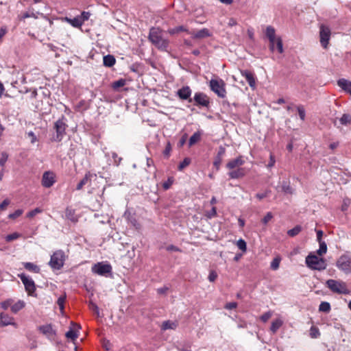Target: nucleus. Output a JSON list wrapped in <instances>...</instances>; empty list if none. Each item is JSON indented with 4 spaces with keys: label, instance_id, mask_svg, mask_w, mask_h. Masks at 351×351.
<instances>
[{
    "label": "nucleus",
    "instance_id": "1",
    "mask_svg": "<svg viewBox=\"0 0 351 351\" xmlns=\"http://www.w3.org/2000/svg\"><path fill=\"white\" fill-rule=\"evenodd\" d=\"M148 38L149 41L159 50L167 51L169 41L163 38L162 30L158 27H152L149 29Z\"/></svg>",
    "mask_w": 351,
    "mask_h": 351
},
{
    "label": "nucleus",
    "instance_id": "2",
    "mask_svg": "<svg viewBox=\"0 0 351 351\" xmlns=\"http://www.w3.org/2000/svg\"><path fill=\"white\" fill-rule=\"evenodd\" d=\"M326 285L333 293L344 295L350 293L346 283L342 280L329 279L326 280Z\"/></svg>",
    "mask_w": 351,
    "mask_h": 351
},
{
    "label": "nucleus",
    "instance_id": "3",
    "mask_svg": "<svg viewBox=\"0 0 351 351\" xmlns=\"http://www.w3.org/2000/svg\"><path fill=\"white\" fill-rule=\"evenodd\" d=\"M306 264L309 268L319 271L325 269L327 266L324 258H319L316 255L313 254H309L306 256Z\"/></svg>",
    "mask_w": 351,
    "mask_h": 351
},
{
    "label": "nucleus",
    "instance_id": "4",
    "mask_svg": "<svg viewBox=\"0 0 351 351\" xmlns=\"http://www.w3.org/2000/svg\"><path fill=\"white\" fill-rule=\"evenodd\" d=\"M336 267L346 274H351V256L348 254L341 255L336 262Z\"/></svg>",
    "mask_w": 351,
    "mask_h": 351
},
{
    "label": "nucleus",
    "instance_id": "5",
    "mask_svg": "<svg viewBox=\"0 0 351 351\" xmlns=\"http://www.w3.org/2000/svg\"><path fill=\"white\" fill-rule=\"evenodd\" d=\"M66 119L62 116L60 119L56 121L54 123V129L56 132V136L54 137V141L60 142L62 141L67 127L65 121Z\"/></svg>",
    "mask_w": 351,
    "mask_h": 351
},
{
    "label": "nucleus",
    "instance_id": "6",
    "mask_svg": "<svg viewBox=\"0 0 351 351\" xmlns=\"http://www.w3.org/2000/svg\"><path fill=\"white\" fill-rule=\"evenodd\" d=\"M64 253L62 250L55 252L51 256L49 265L54 269H61L64 263Z\"/></svg>",
    "mask_w": 351,
    "mask_h": 351
},
{
    "label": "nucleus",
    "instance_id": "7",
    "mask_svg": "<svg viewBox=\"0 0 351 351\" xmlns=\"http://www.w3.org/2000/svg\"><path fill=\"white\" fill-rule=\"evenodd\" d=\"M210 88L212 91L221 98H224L226 95L225 83L222 80H217L212 79L210 81Z\"/></svg>",
    "mask_w": 351,
    "mask_h": 351
},
{
    "label": "nucleus",
    "instance_id": "8",
    "mask_svg": "<svg viewBox=\"0 0 351 351\" xmlns=\"http://www.w3.org/2000/svg\"><path fill=\"white\" fill-rule=\"evenodd\" d=\"M92 272L101 276H107L112 273V266L109 263L99 262L91 268Z\"/></svg>",
    "mask_w": 351,
    "mask_h": 351
},
{
    "label": "nucleus",
    "instance_id": "9",
    "mask_svg": "<svg viewBox=\"0 0 351 351\" xmlns=\"http://www.w3.org/2000/svg\"><path fill=\"white\" fill-rule=\"evenodd\" d=\"M18 276L24 285L25 291L29 295H32L36 291V285L34 280L25 274H19Z\"/></svg>",
    "mask_w": 351,
    "mask_h": 351
},
{
    "label": "nucleus",
    "instance_id": "10",
    "mask_svg": "<svg viewBox=\"0 0 351 351\" xmlns=\"http://www.w3.org/2000/svg\"><path fill=\"white\" fill-rule=\"evenodd\" d=\"M193 101H194V105L197 106L208 108L210 105V99L209 97L204 93L197 92L195 93Z\"/></svg>",
    "mask_w": 351,
    "mask_h": 351
},
{
    "label": "nucleus",
    "instance_id": "11",
    "mask_svg": "<svg viewBox=\"0 0 351 351\" xmlns=\"http://www.w3.org/2000/svg\"><path fill=\"white\" fill-rule=\"evenodd\" d=\"M330 29L328 26L322 25L319 29L320 43L323 48L326 49L330 38Z\"/></svg>",
    "mask_w": 351,
    "mask_h": 351
},
{
    "label": "nucleus",
    "instance_id": "12",
    "mask_svg": "<svg viewBox=\"0 0 351 351\" xmlns=\"http://www.w3.org/2000/svg\"><path fill=\"white\" fill-rule=\"evenodd\" d=\"M191 94L192 90L189 86H182L176 92V96H178L180 99L186 100L189 103L193 101V99L191 98Z\"/></svg>",
    "mask_w": 351,
    "mask_h": 351
},
{
    "label": "nucleus",
    "instance_id": "13",
    "mask_svg": "<svg viewBox=\"0 0 351 351\" xmlns=\"http://www.w3.org/2000/svg\"><path fill=\"white\" fill-rule=\"evenodd\" d=\"M55 183V176L52 172L46 171L42 178V184L45 188L51 187Z\"/></svg>",
    "mask_w": 351,
    "mask_h": 351
},
{
    "label": "nucleus",
    "instance_id": "14",
    "mask_svg": "<svg viewBox=\"0 0 351 351\" xmlns=\"http://www.w3.org/2000/svg\"><path fill=\"white\" fill-rule=\"evenodd\" d=\"M14 317L9 316L8 314L4 313H0V327H5L9 325H12L16 328L17 324L14 322Z\"/></svg>",
    "mask_w": 351,
    "mask_h": 351
},
{
    "label": "nucleus",
    "instance_id": "15",
    "mask_svg": "<svg viewBox=\"0 0 351 351\" xmlns=\"http://www.w3.org/2000/svg\"><path fill=\"white\" fill-rule=\"evenodd\" d=\"M245 163V160L241 156L228 161L226 167L230 171L239 168Z\"/></svg>",
    "mask_w": 351,
    "mask_h": 351
},
{
    "label": "nucleus",
    "instance_id": "16",
    "mask_svg": "<svg viewBox=\"0 0 351 351\" xmlns=\"http://www.w3.org/2000/svg\"><path fill=\"white\" fill-rule=\"evenodd\" d=\"M275 45H276V48L278 51L280 53H282L284 51L282 40L280 37H275V38H272L271 41H269V49L271 51H274Z\"/></svg>",
    "mask_w": 351,
    "mask_h": 351
},
{
    "label": "nucleus",
    "instance_id": "17",
    "mask_svg": "<svg viewBox=\"0 0 351 351\" xmlns=\"http://www.w3.org/2000/svg\"><path fill=\"white\" fill-rule=\"evenodd\" d=\"M228 175L230 179H239L243 178L246 175V171L245 168L240 167L230 171Z\"/></svg>",
    "mask_w": 351,
    "mask_h": 351
},
{
    "label": "nucleus",
    "instance_id": "18",
    "mask_svg": "<svg viewBox=\"0 0 351 351\" xmlns=\"http://www.w3.org/2000/svg\"><path fill=\"white\" fill-rule=\"evenodd\" d=\"M38 329L41 333L46 335L49 338L56 335V332L53 330V329L52 328V326L51 324L40 326L38 328Z\"/></svg>",
    "mask_w": 351,
    "mask_h": 351
},
{
    "label": "nucleus",
    "instance_id": "19",
    "mask_svg": "<svg viewBox=\"0 0 351 351\" xmlns=\"http://www.w3.org/2000/svg\"><path fill=\"white\" fill-rule=\"evenodd\" d=\"M241 75L245 78L250 87H255L256 81L254 75L250 71L247 70L241 71Z\"/></svg>",
    "mask_w": 351,
    "mask_h": 351
},
{
    "label": "nucleus",
    "instance_id": "20",
    "mask_svg": "<svg viewBox=\"0 0 351 351\" xmlns=\"http://www.w3.org/2000/svg\"><path fill=\"white\" fill-rule=\"evenodd\" d=\"M125 218L136 229H139L141 225L138 223L135 216L129 211H125L124 213Z\"/></svg>",
    "mask_w": 351,
    "mask_h": 351
},
{
    "label": "nucleus",
    "instance_id": "21",
    "mask_svg": "<svg viewBox=\"0 0 351 351\" xmlns=\"http://www.w3.org/2000/svg\"><path fill=\"white\" fill-rule=\"evenodd\" d=\"M210 36H211V34L207 28H203V29L197 31L196 33H193L192 34V37L193 38H199V39L210 37Z\"/></svg>",
    "mask_w": 351,
    "mask_h": 351
},
{
    "label": "nucleus",
    "instance_id": "22",
    "mask_svg": "<svg viewBox=\"0 0 351 351\" xmlns=\"http://www.w3.org/2000/svg\"><path fill=\"white\" fill-rule=\"evenodd\" d=\"M23 265L24 268L29 271L34 272L36 274H38L40 271V267L37 265H36L33 263H30V262L23 263Z\"/></svg>",
    "mask_w": 351,
    "mask_h": 351
},
{
    "label": "nucleus",
    "instance_id": "23",
    "mask_svg": "<svg viewBox=\"0 0 351 351\" xmlns=\"http://www.w3.org/2000/svg\"><path fill=\"white\" fill-rule=\"evenodd\" d=\"M64 20L74 27H80L83 25V20H80L79 16L75 17L74 19L65 17Z\"/></svg>",
    "mask_w": 351,
    "mask_h": 351
},
{
    "label": "nucleus",
    "instance_id": "24",
    "mask_svg": "<svg viewBox=\"0 0 351 351\" xmlns=\"http://www.w3.org/2000/svg\"><path fill=\"white\" fill-rule=\"evenodd\" d=\"M178 326L177 322H173L170 320H167L162 322L161 329L162 330H166L168 329L175 330Z\"/></svg>",
    "mask_w": 351,
    "mask_h": 351
},
{
    "label": "nucleus",
    "instance_id": "25",
    "mask_svg": "<svg viewBox=\"0 0 351 351\" xmlns=\"http://www.w3.org/2000/svg\"><path fill=\"white\" fill-rule=\"evenodd\" d=\"M92 177V174L90 172H88L85 174L84 177L81 180V181L77 184L76 186V190H81L83 186L86 184L89 181H90V178Z\"/></svg>",
    "mask_w": 351,
    "mask_h": 351
},
{
    "label": "nucleus",
    "instance_id": "26",
    "mask_svg": "<svg viewBox=\"0 0 351 351\" xmlns=\"http://www.w3.org/2000/svg\"><path fill=\"white\" fill-rule=\"evenodd\" d=\"M104 65L108 67L112 66L115 62V58L112 55H106L103 58Z\"/></svg>",
    "mask_w": 351,
    "mask_h": 351
},
{
    "label": "nucleus",
    "instance_id": "27",
    "mask_svg": "<svg viewBox=\"0 0 351 351\" xmlns=\"http://www.w3.org/2000/svg\"><path fill=\"white\" fill-rule=\"evenodd\" d=\"M282 321L281 319H275L271 322L270 330L272 332V333L274 334L282 326Z\"/></svg>",
    "mask_w": 351,
    "mask_h": 351
},
{
    "label": "nucleus",
    "instance_id": "28",
    "mask_svg": "<svg viewBox=\"0 0 351 351\" xmlns=\"http://www.w3.org/2000/svg\"><path fill=\"white\" fill-rule=\"evenodd\" d=\"M25 302L22 300H19L14 304L11 306V311L14 313H18L20 310L25 307Z\"/></svg>",
    "mask_w": 351,
    "mask_h": 351
},
{
    "label": "nucleus",
    "instance_id": "29",
    "mask_svg": "<svg viewBox=\"0 0 351 351\" xmlns=\"http://www.w3.org/2000/svg\"><path fill=\"white\" fill-rule=\"evenodd\" d=\"M201 138V133L199 132H195L189 138V147L197 143Z\"/></svg>",
    "mask_w": 351,
    "mask_h": 351
},
{
    "label": "nucleus",
    "instance_id": "30",
    "mask_svg": "<svg viewBox=\"0 0 351 351\" xmlns=\"http://www.w3.org/2000/svg\"><path fill=\"white\" fill-rule=\"evenodd\" d=\"M265 35L269 39V41H271L272 38L276 37V31L272 26H267L265 31Z\"/></svg>",
    "mask_w": 351,
    "mask_h": 351
},
{
    "label": "nucleus",
    "instance_id": "31",
    "mask_svg": "<svg viewBox=\"0 0 351 351\" xmlns=\"http://www.w3.org/2000/svg\"><path fill=\"white\" fill-rule=\"evenodd\" d=\"M181 32H188V29L184 26L180 25V26L176 27L174 28L169 29L168 30V33L171 35L178 34Z\"/></svg>",
    "mask_w": 351,
    "mask_h": 351
},
{
    "label": "nucleus",
    "instance_id": "32",
    "mask_svg": "<svg viewBox=\"0 0 351 351\" xmlns=\"http://www.w3.org/2000/svg\"><path fill=\"white\" fill-rule=\"evenodd\" d=\"M341 125H348L351 124V116L349 114H343L339 119Z\"/></svg>",
    "mask_w": 351,
    "mask_h": 351
},
{
    "label": "nucleus",
    "instance_id": "33",
    "mask_svg": "<svg viewBox=\"0 0 351 351\" xmlns=\"http://www.w3.org/2000/svg\"><path fill=\"white\" fill-rule=\"evenodd\" d=\"M302 230V227L300 225L295 226L293 228L289 230L287 234L289 236L293 237L298 235Z\"/></svg>",
    "mask_w": 351,
    "mask_h": 351
},
{
    "label": "nucleus",
    "instance_id": "34",
    "mask_svg": "<svg viewBox=\"0 0 351 351\" xmlns=\"http://www.w3.org/2000/svg\"><path fill=\"white\" fill-rule=\"evenodd\" d=\"M319 311L321 312L328 313L330 311V304L328 302H322L319 306Z\"/></svg>",
    "mask_w": 351,
    "mask_h": 351
},
{
    "label": "nucleus",
    "instance_id": "35",
    "mask_svg": "<svg viewBox=\"0 0 351 351\" xmlns=\"http://www.w3.org/2000/svg\"><path fill=\"white\" fill-rule=\"evenodd\" d=\"M319 248L317 250V253L319 256L325 254L327 252V245L324 241L319 242Z\"/></svg>",
    "mask_w": 351,
    "mask_h": 351
},
{
    "label": "nucleus",
    "instance_id": "36",
    "mask_svg": "<svg viewBox=\"0 0 351 351\" xmlns=\"http://www.w3.org/2000/svg\"><path fill=\"white\" fill-rule=\"evenodd\" d=\"M282 191L287 194H292L293 192V189L290 186V184L287 182H283L282 184Z\"/></svg>",
    "mask_w": 351,
    "mask_h": 351
},
{
    "label": "nucleus",
    "instance_id": "37",
    "mask_svg": "<svg viewBox=\"0 0 351 351\" xmlns=\"http://www.w3.org/2000/svg\"><path fill=\"white\" fill-rule=\"evenodd\" d=\"M65 215L67 219L72 221H76L77 219L75 217V211L71 208H67L66 209Z\"/></svg>",
    "mask_w": 351,
    "mask_h": 351
},
{
    "label": "nucleus",
    "instance_id": "38",
    "mask_svg": "<svg viewBox=\"0 0 351 351\" xmlns=\"http://www.w3.org/2000/svg\"><path fill=\"white\" fill-rule=\"evenodd\" d=\"M298 115L302 121H304L306 118V111L304 107L302 105H298L296 106Z\"/></svg>",
    "mask_w": 351,
    "mask_h": 351
},
{
    "label": "nucleus",
    "instance_id": "39",
    "mask_svg": "<svg viewBox=\"0 0 351 351\" xmlns=\"http://www.w3.org/2000/svg\"><path fill=\"white\" fill-rule=\"evenodd\" d=\"M191 162V158H185L178 165V169L179 171H182L184 168L188 167Z\"/></svg>",
    "mask_w": 351,
    "mask_h": 351
},
{
    "label": "nucleus",
    "instance_id": "40",
    "mask_svg": "<svg viewBox=\"0 0 351 351\" xmlns=\"http://www.w3.org/2000/svg\"><path fill=\"white\" fill-rule=\"evenodd\" d=\"M280 261L281 258L279 256L274 258L270 265L271 269L277 270L279 268Z\"/></svg>",
    "mask_w": 351,
    "mask_h": 351
},
{
    "label": "nucleus",
    "instance_id": "41",
    "mask_svg": "<svg viewBox=\"0 0 351 351\" xmlns=\"http://www.w3.org/2000/svg\"><path fill=\"white\" fill-rule=\"evenodd\" d=\"M309 335L311 338L315 339L320 336V332L317 327L312 326L310 329Z\"/></svg>",
    "mask_w": 351,
    "mask_h": 351
},
{
    "label": "nucleus",
    "instance_id": "42",
    "mask_svg": "<svg viewBox=\"0 0 351 351\" xmlns=\"http://www.w3.org/2000/svg\"><path fill=\"white\" fill-rule=\"evenodd\" d=\"M125 82H126L125 80L120 79L119 80L114 82L112 84V87L114 89H117L119 88H121V87H123V86H125Z\"/></svg>",
    "mask_w": 351,
    "mask_h": 351
},
{
    "label": "nucleus",
    "instance_id": "43",
    "mask_svg": "<svg viewBox=\"0 0 351 351\" xmlns=\"http://www.w3.org/2000/svg\"><path fill=\"white\" fill-rule=\"evenodd\" d=\"M65 335L68 339H71L72 340L76 339L78 337L77 332L71 328L66 332Z\"/></svg>",
    "mask_w": 351,
    "mask_h": 351
},
{
    "label": "nucleus",
    "instance_id": "44",
    "mask_svg": "<svg viewBox=\"0 0 351 351\" xmlns=\"http://www.w3.org/2000/svg\"><path fill=\"white\" fill-rule=\"evenodd\" d=\"M21 237V234L18 232H14L12 234H10L5 237V241L7 242H10L14 240L19 239Z\"/></svg>",
    "mask_w": 351,
    "mask_h": 351
},
{
    "label": "nucleus",
    "instance_id": "45",
    "mask_svg": "<svg viewBox=\"0 0 351 351\" xmlns=\"http://www.w3.org/2000/svg\"><path fill=\"white\" fill-rule=\"evenodd\" d=\"M237 245L243 252H246L247 245H246V242L243 239H240L239 240H238L237 243Z\"/></svg>",
    "mask_w": 351,
    "mask_h": 351
},
{
    "label": "nucleus",
    "instance_id": "46",
    "mask_svg": "<svg viewBox=\"0 0 351 351\" xmlns=\"http://www.w3.org/2000/svg\"><path fill=\"white\" fill-rule=\"evenodd\" d=\"M23 213V210H22V209H17L13 213H10L8 215V218L11 219H15L17 217H20Z\"/></svg>",
    "mask_w": 351,
    "mask_h": 351
},
{
    "label": "nucleus",
    "instance_id": "47",
    "mask_svg": "<svg viewBox=\"0 0 351 351\" xmlns=\"http://www.w3.org/2000/svg\"><path fill=\"white\" fill-rule=\"evenodd\" d=\"M12 303L13 300L12 299H8L1 302L0 305L3 309L7 310L9 307H11Z\"/></svg>",
    "mask_w": 351,
    "mask_h": 351
},
{
    "label": "nucleus",
    "instance_id": "48",
    "mask_svg": "<svg viewBox=\"0 0 351 351\" xmlns=\"http://www.w3.org/2000/svg\"><path fill=\"white\" fill-rule=\"evenodd\" d=\"M223 158L216 156L213 162V165L215 167L217 170H219L222 162Z\"/></svg>",
    "mask_w": 351,
    "mask_h": 351
},
{
    "label": "nucleus",
    "instance_id": "49",
    "mask_svg": "<svg viewBox=\"0 0 351 351\" xmlns=\"http://www.w3.org/2000/svg\"><path fill=\"white\" fill-rule=\"evenodd\" d=\"M42 212V210L39 208H36L29 212H28L27 213V217H29V218H32L34 217L36 215L38 214V213H40Z\"/></svg>",
    "mask_w": 351,
    "mask_h": 351
},
{
    "label": "nucleus",
    "instance_id": "50",
    "mask_svg": "<svg viewBox=\"0 0 351 351\" xmlns=\"http://www.w3.org/2000/svg\"><path fill=\"white\" fill-rule=\"evenodd\" d=\"M29 17L36 18V16L34 12H32L30 14L28 12H24L23 14L19 16V19L20 20H24V19H25L27 18H29Z\"/></svg>",
    "mask_w": 351,
    "mask_h": 351
},
{
    "label": "nucleus",
    "instance_id": "51",
    "mask_svg": "<svg viewBox=\"0 0 351 351\" xmlns=\"http://www.w3.org/2000/svg\"><path fill=\"white\" fill-rule=\"evenodd\" d=\"M272 313L270 311H267L265 313H263L260 319L263 322H267L269 319L271 317Z\"/></svg>",
    "mask_w": 351,
    "mask_h": 351
},
{
    "label": "nucleus",
    "instance_id": "52",
    "mask_svg": "<svg viewBox=\"0 0 351 351\" xmlns=\"http://www.w3.org/2000/svg\"><path fill=\"white\" fill-rule=\"evenodd\" d=\"M8 158V154L6 152L1 153V157L0 158V166L4 167L5 162Z\"/></svg>",
    "mask_w": 351,
    "mask_h": 351
},
{
    "label": "nucleus",
    "instance_id": "53",
    "mask_svg": "<svg viewBox=\"0 0 351 351\" xmlns=\"http://www.w3.org/2000/svg\"><path fill=\"white\" fill-rule=\"evenodd\" d=\"M112 157L114 160V165H116L117 166L119 165V164L121 163V162L122 160V158L121 157H119L118 156V154L115 152L112 153Z\"/></svg>",
    "mask_w": 351,
    "mask_h": 351
},
{
    "label": "nucleus",
    "instance_id": "54",
    "mask_svg": "<svg viewBox=\"0 0 351 351\" xmlns=\"http://www.w3.org/2000/svg\"><path fill=\"white\" fill-rule=\"evenodd\" d=\"M89 307L90 308L94 311L98 316H99V307L98 306L95 304L94 302H90L89 303Z\"/></svg>",
    "mask_w": 351,
    "mask_h": 351
},
{
    "label": "nucleus",
    "instance_id": "55",
    "mask_svg": "<svg viewBox=\"0 0 351 351\" xmlns=\"http://www.w3.org/2000/svg\"><path fill=\"white\" fill-rule=\"evenodd\" d=\"M90 16V13L89 12L83 11L81 13V15L79 16V17L80 18V20H83V23H84V21L88 20Z\"/></svg>",
    "mask_w": 351,
    "mask_h": 351
},
{
    "label": "nucleus",
    "instance_id": "56",
    "mask_svg": "<svg viewBox=\"0 0 351 351\" xmlns=\"http://www.w3.org/2000/svg\"><path fill=\"white\" fill-rule=\"evenodd\" d=\"M66 296H60L57 301V304L61 310L64 309V304L65 302Z\"/></svg>",
    "mask_w": 351,
    "mask_h": 351
},
{
    "label": "nucleus",
    "instance_id": "57",
    "mask_svg": "<svg viewBox=\"0 0 351 351\" xmlns=\"http://www.w3.org/2000/svg\"><path fill=\"white\" fill-rule=\"evenodd\" d=\"M273 217L271 213L269 212L266 214V215L262 219V223L264 224H267Z\"/></svg>",
    "mask_w": 351,
    "mask_h": 351
},
{
    "label": "nucleus",
    "instance_id": "58",
    "mask_svg": "<svg viewBox=\"0 0 351 351\" xmlns=\"http://www.w3.org/2000/svg\"><path fill=\"white\" fill-rule=\"evenodd\" d=\"M275 162H276L275 156H274L273 154H270L269 162L268 165H267V168L273 167L275 165Z\"/></svg>",
    "mask_w": 351,
    "mask_h": 351
},
{
    "label": "nucleus",
    "instance_id": "59",
    "mask_svg": "<svg viewBox=\"0 0 351 351\" xmlns=\"http://www.w3.org/2000/svg\"><path fill=\"white\" fill-rule=\"evenodd\" d=\"M10 201L8 199H4L1 204H0V210H3L5 209V208L10 204Z\"/></svg>",
    "mask_w": 351,
    "mask_h": 351
},
{
    "label": "nucleus",
    "instance_id": "60",
    "mask_svg": "<svg viewBox=\"0 0 351 351\" xmlns=\"http://www.w3.org/2000/svg\"><path fill=\"white\" fill-rule=\"evenodd\" d=\"M217 278V274L215 271H211L208 275V280L210 282H214Z\"/></svg>",
    "mask_w": 351,
    "mask_h": 351
},
{
    "label": "nucleus",
    "instance_id": "61",
    "mask_svg": "<svg viewBox=\"0 0 351 351\" xmlns=\"http://www.w3.org/2000/svg\"><path fill=\"white\" fill-rule=\"evenodd\" d=\"M237 306V302H229L226 304L225 308L228 309V310H232V309L236 308Z\"/></svg>",
    "mask_w": 351,
    "mask_h": 351
},
{
    "label": "nucleus",
    "instance_id": "62",
    "mask_svg": "<svg viewBox=\"0 0 351 351\" xmlns=\"http://www.w3.org/2000/svg\"><path fill=\"white\" fill-rule=\"evenodd\" d=\"M27 134L31 138V143H36L38 141V138H37L36 136L35 135V134L32 131L29 132L27 133Z\"/></svg>",
    "mask_w": 351,
    "mask_h": 351
},
{
    "label": "nucleus",
    "instance_id": "63",
    "mask_svg": "<svg viewBox=\"0 0 351 351\" xmlns=\"http://www.w3.org/2000/svg\"><path fill=\"white\" fill-rule=\"evenodd\" d=\"M225 153H226V149L223 147L221 146L219 147V150L217 152V156L223 158Z\"/></svg>",
    "mask_w": 351,
    "mask_h": 351
},
{
    "label": "nucleus",
    "instance_id": "64",
    "mask_svg": "<svg viewBox=\"0 0 351 351\" xmlns=\"http://www.w3.org/2000/svg\"><path fill=\"white\" fill-rule=\"evenodd\" d=\"M111 344L108 340L104 339L103 340V347L106 350H110Z\"/></svg>",
    "mask_w": 351,
    "mask_h": 351
}]
</instances>
